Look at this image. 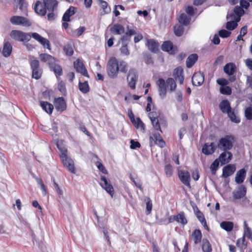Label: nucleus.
I'll list each match as a JSON object with an SVG mask.
<instances>
[{
  "label": "nucleus",
  "instance_id": "obj_43",
  "mask_svg": "<svg viewBox=\"0 0 252 252\" xmlns=\"http://www.w3.org/2000/svg\"><path fill=\"white\" fill-rule=\"evenodd\" d=\"M31 60L30 65L32 70L39 68V62L36 60L33 56L29 57Z\"/></svg>",
  "mask_w": 252,
  "mask_h": 252
},
{
  "label": "nucleus",
  "instance_id": "obj_46",
  "mask_svg": "<svg viewBox=\"0 0 252 252\" xmlns=\"http://www.w3.org/2000/svg\"><path fill=\"white\" fill-rule=\"evenodd\" d=\"M227 115L232 122L236 124L240 122V118L235 114L234 112L230 111L228 113H227Z\"/></svg>",
  "mask_w": 252,
  "mask_h": 252
},
{
  "label": "nucleus",
  "instance_id": "obj_17",
  "mask_svg": "<svg viewBox=\"0 0 252 252\" xmlns=\"http://www.w3.org/2000/svg\"><path fill=\"white\" fill-rule=\"evenodd\" d=\"M54 105L56 109L58 111L62 112L66 108L65 102L63 97L55 98L54 101Z\"/></svg>",
  "mask_w": 252,
  "mask_h": 252
},
{
  "label": "nucleus",
  "instance_id": "obj_35",
  "mask_svg": "<svg viewBox=\"0 0 252 252\" xmlns=\"http://www.w3.org/2000/svg\"><path fill=\"white\" fill-rule=\"evenodd\" d=\"M220 226L226 231H230L232 230L234 224L231 221H224L220 223Z\"/></svg>",
  "mask_w": 252,
  "mask_h": 252
},
{
  "label": "nucleus",
  "instance_id": "obj_55",
  "mask_svg": "<svg viewBox=\"0 0 252 252\" xmlns=\"http://www.w3.org/2000/svg\"><path fill=\"white\" fill-rule=\"evenodd\" d=\"M245 117L248 120L252 119V107H249L247 108L245 111Z\"/></svg>",
  "mask_w": 252,
  "mask_h": 252
},
{
  "label": "nucleus",
  "instance_id": "obj_36",
  "mask_svg": "<svg viewBox=\"0 0 252 252\" xmlns=\"http://www.w3.org/2000/svg\"><path fill=\"white\" fill-rule=\"evenodd\" d=\"M195 215L196 217L198 218V220L202 224V225L204 227V228L208 230L209 228L207 225V222L203 214L200 211H198L195 213Z\"/></svg>",
  "mask_w": 252,
  "mask_h": 252
},
{
  "label": "nucleus",
  "instance_id": "obj_45",
  "mask_svg": "<svg viewBox=\"0 0 252 252\" xmlns=\"http://www.w3.org/2000/svg\"><path fill=\"white\" fill-rule=\"evenodd\" d=\"M127 63L124 61H120L119 62V70H120L121 72L126 73L127 70Z\"/></svg>",
  "mask_w": 252,
  "mask_h": 252
},
{
  "label": "nucleus",
  "instance_id": "obj_59",
  "mask_svg": "<svg viewBox=\"0 0 252 252\" xmlns=\"http://www.w3.org/2000/svg\"><path fill=\"white\" fill-rule=\"evenodd\" d=\"M217 82L218 84L221 86H225L226 85H228L229 82L227 80L224 78H220L217 79Z\"/></svg>",
  "mask_w": 252,
  "mask_h": 252
},
{
  "label": "nucleus",
  "instance_id": "obj_27",
  "mask_svg": "<svg viewBox=\"0 0 252 252\" xmlns=\"http://www.w3.org/2000/svg\"><path fill=\"white\" fill-rule=\"evenodd\" d=\"M220 110L224 113H228L231 111L230 103L227 100H222L219 104Z\"/></svg>",
  "mask_w": 252,
  "mask_h": 252
},
{
  "label": "nucleus",
  "instance_id": "obj_41",
  "mask_svg": "<svg viewBox=\"0 0 252 252\" xmlns=\"http://www.w3.org/2000/svg\"><path fill=\"white\" fill-rule=\"evenodd\" d=\"M202 249L203 252H212L211 245L207 239L203 240Z\"/></svg>",
  "mask_w": 252,
  "mask_h": 252
},
{
  "label": "nucleus",
  "instance_id": "obj_18",
  "mask_svg": "<svg viewBox=\"0 0 252 252\" xmlns=\"http://www.w3.org/2000/svg\"><path fill=\"white\" fill-rule=\"evenodd\" d=\"M216 148L214 143H206L202 149V152L206 155H212L215 152Z\"/></svg>",
  "mask_w": 252,
  "mask_h": 252
},
{
  "label": "nucleus",
  "instance_id": "obj_12",
  "mask_svg": "<svg viewBox=\"0 0 252 252\" xmlns=\"http://www.w3.org/2000/svg\"><path fill=\"white\" fill-rule=\"evenodd\" d=\"M161 49L170 54H174L177 51L176 47L173 46L172 43L170 41L164 42L161 46Z\"/></svg>",
  "mask_w": 252,
  "mask_h": 252
},
{
  "label": "nucleus",
  "instance_id": "obj_39",
  "mask_svg": "<svg viewBox=\"0 0 252 252\" xmlns=\"http://www.w3.org/2000/svg\"><path fill=\"white\" fill-rule=\"evenodd\" d=\"M131 122L136 128L144 130V125L139 118H134Z\"/></svg>",
  "mask_w": 252,
  "mask_h": 252
},
{
  "label": "nucleus",
  "instance_id": "obj_54",
  "mask_svg": "<svg viewBox=\"0 0 252 252\" xmlns=\"http://www.w3.org/2000/svg\"><path fill=\"white\" fill-rule=\"evenodd\" d=\"M32 70L33 78L36 79H38L41 77L42 71L39 68L37 69H34Z\"/></svg>",
  "mask_w": 252,
  "mask_h": 252
},
{
  "label": "nucleus",
  "instance_id": "obj_9",
  "mask_svg": "<svg viewBox=\"0 0 252 252\" xmlns=\"http://www.w3.org/2000/svg\"><path fill=\"white\" fill-rule=\"evenodd\" d=\"M10 36L13 39L21 42H28L31 38V35L26 32H10Z\"/></svg>",
  "mask_w": 252,
  "mask_h": 252
},
{
  "label": "nucleus",
  "instance_id": "obj_40",
  "mask_svg": "<svg viewBox=\"0 0 252 252\" xmlns=\"http://www.w3.org/2000/svg\"><path fill=\"white\" fill-rule=\"evenodd\" d=\"M56 63L57 62H54L53 64L50 65V67L53 70L56 75L61 76L63 73L62 69Z\"/></svg>",
  "mask_w": 252,
  "mask_h": 252
},
{
  "label": "nucleus",
  "instance_id": "obj_13",
  "mask_svg": "<svg viewBox=\"0 0 252 252\" xmlns=\"http://www.w3.org/2000/svg\"><path fill=\"white\" fill-rule=\"evenodd\" d=\"M100 183V186L112 197L114 193L113 188L107 181L104 176H101Z\"/></svg>",
  "mask_w": 252,
  "mask_h": 252
},
{
  "label": "nucleus",
  "instance_id": "obj_28",
  "mask_svg": "<svg viewBox=\"0 0 252 252\" xmlns=\"http://www.w3.org/2000/svg\"><path fill=\"white\" fill-rule=\"evenodd\" d=\"M224 72L229 76L233 75L236 71L235 65L233 63H228L223 68Z\"/></svg>",
  "mask_w": 252,
  "mask_h": 252
},
{
  "label": "nucleus",
  "instance_id": "obj_3",
  "mask_svg": "<svg viewBox=\"0 0 252 252\" xmlns=\"http://www.w3.org/2000/svg\"><path fill=\"white\" fill-rule=\"evenodd\" d=\"M57 146L61 152L60 158L64 166L71 173L75 174L76 170L74 166V162L71 158L68 157L66 148L63 146L62 143L61 144L57 143Z\"/></svg>",
  "mask_w": 252,
  "mask_h": 252
},
{
  "label": "nucleus",
  "instance_id": "obj_60",
  "mask_svg": "<svg viewBox=\"0 0 252 252\" xmlns=\"http://www.w3.org/2000/svg\"><path fill=\"white\" fill-rule=\"evenodd\" d=\"M185 11L189 16H192L194 14V10L192 6H188Z\"/></svg>",
  "mask_w": 252,
  "mask_h": 252
},
{
  "label": "nucleus",
  "instance_id": "obj_47",
  "mask_svg": "<svg viewBox=\"0 0 252 252\" xmlns=\"http://www.w3.org/2000/svg\"><path fill=\"white\" fill-rule=\"evenodd\" d=\"M17 2L19 4V9L22 12H26L27 10L28 4L25 0H16Z\"/></svg>",
  "mask_w": 252,
  "mask_h": 252
},
{
  "label": "nucleus",
  "instance_id": "obj_57",
  "mask_svg": "<svg viewBox=\"0 0 252 252\" xmlns=\"http://www.w3.org/2000/svg\"><path fill=\"white\" fill-rule=\"evenodd\" d=\"M240 7L243 9H248L250 6V3L248 1V0H241L240 1Z\"/></svg>",
  "mask_w": 252,
  "mask_h": 252
},
{
  "label": "nucleus",
  "instance_id": "obj_7",
  "mask_svg": "<svg viewBox=\"0 0 252 252\" xmlns=\"http://www.w3.org/2000/svg\"><path fill=\"white\" fill-rule=\"evenodd\" d=\"M10 22L13 25H22L26 27H29L31 25V22L27 18L20 16H13L10 19Z\"/></svg>",
  "mask_w": 252,
  "mask_h": 252
},
{
  "label": "nucleus",
  "instance_id": "obj_15",
  "mask_svg": "<svg viewBox=\"0 0 252 252\" xmlns=\"http://www.w3.org/2000/svg\"><path fill=\"white\" fill-rule=\"evenodd\" d=\"M232 154L229 152H224L220 154L219 158L221 165H224L228 163L232 159Z\"/></svg>",
  "mask_w": 252,
  "mask_h": 252
},
{
  "label": "nucleus",
  "instance_id": "obj_32",
  "mask_svg": "<svg viewBox=\"0 0 252 252\" xmlns=\"http://www.w3.org/2000/svg\"><path fill=\"white\" fill-rule=\"evenodd\" d=\"M191 236L195 244L201 242L202 233L199 229H195L192 233Z\"/></svg>",
  "mask_w": 252,
  "mask_h": 252
},
{
  "label": "nucleus",
  "instance_id": "obj_42",
  "mask_svg": "<svg viewBox=\"0 0 252 252\" xmlns=\"http://www.w3.org/2000/svg\"><path fill=\"white\" fill-rule=\"evenodd\" d=\"M167 88H169L171 92L174 91L176 88V84L174 80L172 78H169L166 81Z\"/></svg>",
  "mask_w": 252,
  "mask_h": 252
},
{
  "label": "nucleus",
  "instance_id": "obj_8",
  "mask_svg": "<svg viewBox=\"0 0 252 252\" xmlns=\"http://www.w3.org/2000/svg\"><path fill=\"white\" fill-rule=\"evenodd\" d=\"M73 66L76 72L80 73L85 77H89L88 71L81 60L77 59L74 62Z\"/></svg>",
  "mask_w": 252,
  "mask_h": 252
},
{
  "label": "nucleus",
  "instance_id": "obj_31",
  "mask_svg": "<svg viewBox=\"0 0 252 252\" xmlns=\"http://www.w3.org/2000/svg\"><path fill=\"white\" fill-rule=\"evenodd\" d=\"M40 104L42 109L48 114H52L54 106L47 101H40Z\"/></svg>",
  "mask_w": 252,
  "mask_h": 252
},
{
  "label": "nucleus",
  "instance_id": "obj_58",
  "mask_svg": "<svg viewBox=\"0 0 252 252\" xmlns=\"http://www.w3.org/2000/svg\"><path fill=\"white\" fill-rule=\"evenodd\" d=\"M152 125L157 130H159L161 131L160 127L158 123V119L152 120L151 121Z\"/></svg>",
  "mask_w": 252,
  "mask_h": 252
},
{
  "label": "nucleus",
  "instance_id": "obj_38",
  "mask_svg": "<svg viewBox=\"0 0 252 252\" xmlns=\"http://www.w3.org/2000/svg\"><path fill=\"white\" fill-rule=\"evenodd\" d=\"M176 221L183 225H185L187 223L188 221L184 213L181 212L176 215Z\"/></svg>",
  "mask_w": 252,
  "mask_h": 252
},
{
  "label": "nucleus",
  "instance_id": "obj_1",
  "mask_svg": "<svg viewBox=\"0 0 252 252\" xmlns=\"http://www.w3.org/2000/svg\"><path fill=\"white\" fill-rule=\"evenodd\" d=\"M58 4L57 0H42V2L37 0L33 6V9L38 15L45 16L48 11H55Z\"/></svg>",
  "mask_w": 252,
  "mask_h": 252
},
{
  "label": "nucleus",
  "instance_id": "obj_53",
  "mask_svg": "<svg viewBox=\"0 0 252 252\" xmlns=\"http://www.w3.org/2000/svg\"><path fill=\"white\" fill-rule=\"evenodd\" d=\"M146 214L149 215L150 214L152 209V202L149 198H147L146 199Z\"/></svg>",
  "mask_w": 252,
  "mask_h": 252
},
{
  "label": "nucleus",
  "instance_id": "obj_29",
  "mask_svg": "<svg viewBox=\"0 0 252 252\" xmlns=\"http://www.w3.org/2000/svg\"><path fill=\"white\" fill-rule=\"evenodd\" d=\"M100 7L101 13L105 14L109 13L111 12V8L108 5V3L103 0H98Z\"/></svg>",
  "mask_w": 252,
  "mask_h": 252
},
{
  "label": "nucleus",
  "instance_id": "obj_33",
  "mask_svg": "<svg viewBox=\"0 0 252 252\" xmlns=\"http://www.w3.org/2000/svg\"><path fill=\"white\" fill-rule=\"evenodd\" d=\"M243 236L252 240V230L248 226L246 221L244 222V234Z\"/></svg>",
  "mask_w": 252,
  "mask_h": 252
},
{
  "label": "nucleus",
  "instance_id": "obj_16",
  "mask_svg": "<svg viewBox=\"0 0 252 252\" xmlns=\"http://www.w3.org/2000/svg\"><path fill=\"white\" fill-rule=\"evenodd\" d=\"M146 45L148 49L154 53H156L158 51L159 44L154 39H147L146 42Z\"/></svg>",
  "mask_w": 252,
  "mask_h": 252
},
{
  "label": "nucleus",
  "instance_id": "obj_19",
  "mask_svg": "<svg viewBox=\"0 0 252 252\" xmlns=\"http://www.w3.org/2000/svg\"><path fill=\"white\" fill-rule=\"evenodd\" d=\"M204 82V75L200 72L194 74L192 77V84L196 86H200Z\"/></svg>",
  "mask_w": 252,
  "mask_h": 252
},
{
  "label": "nucleus",
  "instance_id": "obj_37",
  "mask_svg": "<svg viewBox=\"0 0 252 252\" xmlns=\"http://www.w3.org/2000/svg\"><path fill=\"white\" fill-rule=\"evenodd\" d=\"M191 18H189L187 16V15L185 13L181 14L179 18V23L185 26H187L189 25Z\"/></svg>",
  "mask_w": 252,
  "mask_h": 252
},
{
  "label": "nucleus",
  "instance_id": "obj_50",
  "mask_svg": "<svg viewBox=\"0 0 252 252\" xmlns=\"http://www.w3.org/2000/svg\"><path fill=\"white\" fill-rule=\"evenodd\" d=\"M220 91L222 94L229 95L231 94V89L228 86H222L220 88Z\"/></svg>",
  "mask_w": 252,
  "mask_h": 252
},
{
  "label": "nucleus",
  "instance_id": "obj_10",
  "mask_svg": "<svg viewBox=\"0 0 252 252\" xmlns=\"http://www.w3.org/2000/svg\"><path fill=\"white\" fill-rule=\"evenodd\" d=\"M178 175L181 182L189 188H190V177L189 172L184 170H179Z\"/></svg>",
  "mask_w": 252,
  "mask_h": 252
},
{
  "label": "nucleus",
  "instance_id": "obj_14",
  "mask_svg": "<svg viewBox=\"0 0 252 252\" xmlns=\"http://www.w3.org/2000/svg\"><path fill=\"white\" fill-rule=\"evenodd\" d=\"M158 87L159 95L161 97H164L166 93V83L164 79L159 78L157 82Z\"/></svg>",
  "mask_w": 252,
  "mask_h": 252
},
{
  "label": "nucleus",
  "instance_id": "obj_44",
  "mask_svg": "<svg viewBox=\"0 0 252 252\" xmlns=\"http://www.w3.org/2000/svg\"><path fill=\"white\" fill-rule=\"evenodd\" d=\"M79 89L84 94L88 93L89 91V86L88 82L85 81L84 83L79 82Z\"/></svg>",
  "mask_w": 252,
  "mask_h": 252
},
{
  "label": "nucleus",
  "instance_id": "obj_26",
  "mask_svg": "<svg viewBox=\"0 0 252 252\" xmlns=\"http://www.w3.org/2000/svg\"><path fill=\"white\" fill-rule=\"evenodd\" d=\"M12 47L8 42L5 41L2 50V54L5 57H9L12 52Z\"/></svg>",
  "mask_w": 252,
  "mask_h": 252
},
{
  "label": "nucleus",
  "instance_id": "obj_6",
  "mask_svg": "<svg viewBox=\"0 0 252 252\" xmlns=\"http://www.w3.org/2000/svg\"><path fill=\"white\" fill-rule=\"evenodd\" d=\"M138 74L137 71L134 69H130L127 76V82L128 86L131 89L134 90L135 88L136 83L137 81Z\"/></svg>",
  "mask_w": 252,
  "mask_h": 252
},
{
  "label": "nucleus",
  "instance_id": "obj_56",
  "mask_svg": "<svg viewBox=\"0 0 252 252\" xmlns=\"http://www.w3.org/2000/svg\"><path fill=\"white\" fill-rule=\"evenodd\" d=\"M165 172L168 177H171L172 175V167L170 164H167L165 166Z\"/></svg>",
  "mask_w": 252,
  "mask_h": 252
},
{
  "label": "nucleus",
  "instance_id": "obj_20",
  "mask_svg": "<svg viewBox=\"0 0 252 252\" xmlns=\"http://www.w3.org/2000/svg\"><path fill=\"white\" fill-rule=\"evenodd\" d=\"M33 38L39 42L45 48L50 49V43L48 40L41 37L36 32H34L32 35Z\"/></svg>",
  "mask_w": 252,
  "mask_h": 252
},
{
  "label": "nucleus",
  "instance_id": "obj_52",
  "mask_svg": "<svg viewBox=\"0 0 252 252\" xmlns=\"http://www.w3.org/2000/svg\"><path fill=\"white\" fill-rule=\"evenodd\" d=\"M111 31L112 32H125V28L121 24H116L113 25Z\"/></svg>",
  "mask_w": 252,
  "mask_h": 252
},
{
  "label": "nucleus",
  "instance_id": "obj_30",
  "mask_svg": "<svg viewBox=\"0 0 252 252\" xmlns=\"http://www.w3.org/2000/svg\"><path fill=\"white\" fill-rule=\"evenodd\" d=\"M198 59V56L196 54L189 55L186 61V65L188 68L192 67Z\"/></svg>",
  "mask_w": 252,
  "mask_h": 252
},
{
  "label": "nucleus",
  "instance_id": "obj_5",
  "mask_svg": "<svg viewBox=\"0 0 252 252\" xmlns=\"http://www.w3.org/2000/svg\"><path fill=\"white\" fill-rule=\"evenodd\" d=\"M232 139V137L229 136L221 138L218 144L219 149L224 151L230 150L233 146Z\"/></svg>",
  "mask_w": 252,
  "mask_h": 252
},
{
  "label": "nucleus",
  "instance_id": "obj_64",
  "mask_svg": "<svg viewBox=\"0 0 252 252\" xmlns=\"http://www.w3.org/2000/svg\"><path fill=\"white\" fill-rule=\"evenodd\" d=\"M246 66L252 71V59H247L245 60Z\"/></svg>",
  "mask_w": 252,
  "mask_h": 252
},
{
  "label": "nucleus",
  "instance_id": "obj_24",
  "mask_svg": "<svg viewBox=\"0 0 252 252\" xmlns=\"http://www.w3.org/2000/svg\"><path fill=\"white\" fill-rule=\"evenodd\" d=\"M246 171L245 169L238 171L235 176V182L238 184L242 183L246 178Z\"/></svg>",
  "mask_w": 252,
  "mask_h": 252
},
{
  "label": "nucleus",
  "instance_id": "obj_62",
  "mask_svg": "<svg viewBox=\"0 0 252 252\" xmlns=\"http://www.w3.org/2000/svg\"><path fill=\"white\" fill-rule=\"evenodd\" d=\"M121 52L122 54L125 55H128L129 54V51L128 50L127 47L126 45H123L121 49H120Z\"/></svg>",
  "mask_w": 252,
  "mask_h": 252
},
{
  "label": "nucleus",
  "instance_id": "obj_21",
  "mask_svg": "<svg viewBox=\"0 0 252 252\" xmlns=\"http://www.w3.org/2000/svg\"><path fill=\"white\" fill-rule=\"evenodd\" d=\"M235 166L233 164H228L223 167L222 169V176L227 178L235 172Z\"/></svg>",
  "mask_w": 252,
  "mask_h": 252
},
{
  "label": "nucleus",
  "instance_id": "obj_49",
  "mask_svg": "<svg viewBox=\"0 0 252 252\" xmlns=\"http://www.w3.org/2000/svg\"><path fill=\"white\" fill-rule=\"evenodd\" d=\"M63 50L67 56H72L74 53L73 50L71 46L67 44L64 46Z\"/></svg>",
  "mask_w": 252,
  "mask_h": 252
},
{
  "label": "nucleus",
  "instance_id": "obj_4",
  "mask_svg": "<svg viewBox=\"0 0 252 252\" xmlns=\"http://www.w3.org/2000/svg\"><path fill=\"white\" fill-rule=\"evenodd\" d=\"M107 71L108 76L112 78H115L119 71V61L115 57L111 58L107 63Z\"/></svg>",
  "mask_w": 252,
  "mask_h": 252
},
{
  "label": "nucleus",
  "instance_id": "obj_63",
  "mask_svg": "<svg viewBox=\"0 0 252 252\" xmlns=\"http://www.w3.org/2000/svg\"><path fill=\"white\" fill-rule=\"evenodd\" d=\"M130 144V148L132 149L140 147V143L138 142L134 141L133 140H131Z\"/></svg>",
  "mask_w": 252,
  "mask_h": 252
},
{
  "label": "nucleus",
  "instance_id": "obj_25",
  "mask_svg": "<svg viewBox=\"0 0 252 252\" xmlns=\"http://www.w3.org/2000/svg\"><path fill=\"white\" fill-rule=\"evenodd\" d=\"M39 56L41 61L47 62L49 65L57 62L54 57L47 54H41Z\"/></svg>",
  "mask_w": 252,
  "mask_h": 252
},
{
  "label": "nucleus",
  "instance_id": "obj_23",
  "mask_svg": "<svg viewBox=\"0 0 252 252\" xmlns=\"http://www.w3.org/2000/svg\"><path fill=\"white\" fill-rule=\"evenodd\" d=\"M77 8L74 6H70L69 8L65 11L63 17V21L65 22H69L70 20V17L73 15Z\"/></svg>",
  "mask_w": 252,
  "mask_h": 252
},
{
  "label": "nucleus",
  "instance_id": "obj_11",
  "mask_svg": "<svg viewBox=\"0 0 252 252\" xmlns=\"http://www.w3.org/2000/svg\"><path fill=\"white\" fill-rule=\"evenodd\" d=\"M246 191V188L244 185H240L233 191V196L236 199H241L245 196Z\"/></svg>",
  "mask_w": 252,
  "mask_h": 252
},
{
  "label": "nucleus",
  "instance_id": "obj_61",
  "mask_svg": "<svg viewBox=\"0 0 252 252\" xmlns=\"http://www.w3.org/2000/svg\"><path fill=\"white\" fill-rule=\"evenodd\" d=\"M96 165L99 170H100L103 173L107 174V172L104 166L100 162H96Z\"/></svg>",
  "mask_w": 252,
  "mask_h": 252
},
{
  "label": "nucleus",
  "instance_id": "obj_48",
  "mask_svg": "<svg viewBox=\"0 0 252 252\" xmlns=\"http://www.w3.org/2000/svg\"><path fill=\"white\" fill-rule=\"evenodd\" d=\"M237 246L241 249H245L247 247V242L245 238L243 236L242 238L239 239L237 241Z\"/></svg>",
  "mask_w": 252,
  "mask_h": 252
},
{
  "label": "nucleus",
  "instance_id": "obj_34",
  "mask_svg": "<svg viewBox=\"0 0 252 252\" xmlns=\"http://www.w3.org/2000/svg\"><path fill=\"white\" fill-rule=\"evenodd\" d=\"M151 138L155 140V143L160 147L163 148L165 146V143L159 134H155L153 135V137H151Z\"/></svg>",
  "mask_w": 252,
  "mask_h": 252
},
{
  "label": "nucleus",
  "instance_id": "obj_22",
  "mask_svg": "<svg viewBox=\"0 0 252 252\" xmlns=\"http://www.w3.org/2000/svg\"><path fill=\"white\" fill-rule=\"evenodd\" d=\"M183 70L181 67L176 68L174 70L173 76L176 80L181 84L184 82V76L183 75Z\"/></svg>",
  "mask_w": 252,
  "mask_h": 252
},
{
  "label": "nucleus",
  "instance_id": "obj_2",
  "mask_svg": "<svg viewBox=\"0 0 252 252\" xmlns=\"http://www.w3.org/2000/svg\"><path fill=\"white\" fill-rule=\"evenodd\" d=\"M244 14V10L239 6H236L233 10L230 11L227 15V18H230L231 20L226 24V28L229 31L234 30L237 26V22L240 19L241 17Z\"/></svg>",
  "mask_w": 252,
  "mask_h": 252
},
{
  "label": "nucleus",
  "instance_id": "obj_51",
  "mask_svg": "<svg viewBox=\"0 0 252 252\" xmlns=\"http://www.w3.org/2000/svg\"><path fill=\"white\" fill-rule=\"evenodd\" d=\"M219 159L217 158L211 164L210 169L213 173H215L217 170L219 165Z\"/></svg>",
  "mask_w": 252,
  "mask_h": 252
}]
</instances>
